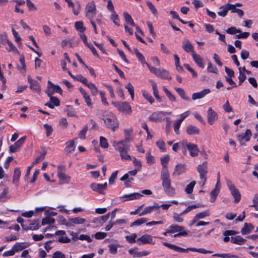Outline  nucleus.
Instances as JSON below:
<instances>
[{"mask_svg":"<svg viewBox=\"0 0 258 258\" xmlns=\"http://www.w3.org/2000/svg\"><path fill=\"white\" fill-rule=\"evenodd\" d=\"M128 139H125L119 142L114 141L113 143V146L115 149L118 151L121 158L124 160H131V157L127 154L130 150V145L127 144Z\"/></svg>","mask_w":258,"mask_h":258,"instance_id":"nucleus-1","label":"nucleus"},{"mask_svg":"<svg viewBox=\"0 0 258 258\" xmlns=\"http://www.w3.org/2000/svg\"><path fill=\"white\" fill-rule=\"evenodd\" d=\"M161 179L162 180V185L165 192L169 196H173L175 194V188L171 186V181L170 179L169 172L166 170L161 172Z\"/></svg>","mask_w":258,"mask_h":258,"instance_id":"nucleus-2","label":"nucleus"},{"mask_svg":"<svg viewBox=\"0 0 258 258\" xmlns=\"http://www.w3.org/2000/svg\"><path fill=\"white\" fill-rule=\"evenodd\" d=\"M197 170L200 174V179L201 180V181L200 182V184H201V186H203L207 180L206 174L208 172L207 162L205 161L199 165L198 166Z\"/></svg>","mask_w":258,"mask_h":258,"instance_id":"nucleus-3","label":"nucleus"},{"mask_svg":"<svg viewBox=\"0 0 258 258\" xmlns=\"http://www.w3.org/2000/svg\"><path fill=\"white\" fill-rule=\"evenodd\" d=\"M227 186L230 191L231 195L234 199V202L235 203H238L241 199V195L238 189L235 187L234 184L230 180L227 181Z\"/></svg>","mask_w":258,"mask_h":258,"instance_id":"nucleus-4","label":"nucleus"},{"mask_svg":"<svg viewBox=\"0 0 258 258\" xmlns=\"http://www.w3.org/2000/svg\"><path fill=\"white\" fill-rule=\"evenodd\" d=\"M106 125L114 131L118 127V123L116 117L113 114H110L108 117L103 119Z\"/></svg>","mask_w":258,"mask_h":258,"instance_id":"nucleus-5","label":"nucleus"},{"mask_svg":"<svg viewBox=\"0 0 258 258\" xmlns=\"http://www.w3.org/2000/svg\"><path fill=\"white\" fill-rule=\"evenodd\" d=\"M114 105L117 108L118 110L124 114H128L132 112L130 105L126 102H114Z\"/></svg>","mask_w":258,"mask_h":258,"instance_id":"nucleus-6","label":"nucleus"},{"mask_svg":"<svg viewBox=\"0 0 258 258\" xmlns=\"http://www.w3.org/2000/svg\"><path fill=\"white\" fill-rule=\"evenodd\" d=\"M85 13L86 17L90 20L93 19L96 15V6L93 1L87 4L85 8Z\"/></svg>","mask_w":258,"mask_h":258,"instance_id":"nucleus-7","label":"nucleus"},{"mask_svg":"<svg viewBox=\"0 0 258 258\" xmlns=\"http://www.w3.org/2000/svg\"><path fill=\"white\" fill-rule=\"evenodd\" d=\"M107 186L106 182L104 184L93 183L90 185V187L95 191H97L100 194H104L103 190L106 189Z\"/></svg>","mask_w":258,"mask_h":258,"instance_id":"nucleus-8","label":"nucleus"},{"mask_svg":"<svg viewBox=\"0 0 258 258\" xmlns=\"http://www.w3.org/2000/svg\"><path fill=\"white\" fill-rule=\"evenodd\" d=\"M26 139V136H24L19 139L14 145L10 147V151L11 153H15L20 150L21 146L24 143Z\"/></svg>","mask_w":258,"mask_h":258,"instance_id":"nucleus-9","label":"nucleus"},{"mask_svg":"<svg viewBox=\"0 0 258 258\" xmlns=\"http://www.w3.org/2000/svg\"><path fill=\"white\" fill-rule=\"evenodd\" d=\"M166 115L164 111H157L153 113L149 117V119L153 121H161L164 119V116Z\"/></svg>","mask_w":258,"mask_h":258,"instance_id":"nucleus-10","label":"nucleus"},{"mask_svg":"<svg viewBox=\"0 0 258 258\" xmlns=\"http://www.w3.org/2000/svg\"><path fill=\"white\" fill-rule=\"evenodd\" d=\"M186 146L191 157H196L198 155L199 149L198 146L192 143H186Z\"/></svg>","mask_w":258,"mask_h":258,"instance_id":"nucleus-11","label":"nucleus"},{"mask_svg":"<svg viewBox=\"0 0 258 258\" xmlns=\"http://www.w3.org/2000/svg\"><path fill=\"white\" fill-rule=\"evenodd\" d=\"M182 48L187 53H191V55L195 53L192 44L188 39H185L182 42Z\"/></svg>","mask_w":258,"mask_h":258,"instance_id":"nucleus-12","label":"nucleus"},{"mask_svg":"<svg viewBox=\"0 0 258 258\" xmlns=\"http://www.w3.org/2000/svg\"><path fill=\"white\" fill-rule=\"evenodd\" d=\"M207 120L209 124H212L217 120L218 116L216 112L211 107H209L207 112Z\"/></svg>","mask_w":258,"mask_h":258,"instance_id":"nucleus-13","label":"nucleus"},{"mask_svg":"<svg viewBox=\"0 0 258 258\" xmlns=\"http://www.w3.org/2000/svg\"><path fill=\"white\" fill-rule=\"evenodd\" d=\"M220 183V173L219 172L218 173V178H217V182L216 183V185L215 186V187L214 189H213L211 193H210V196L211 198V202H214L217 196L218 195L220 189L218 188V185Z\"/></svg>","mask_w":258,"mask_h":258,"instance_id":"nucleus-14","label":"nucleus"},{"mask_svg":"<svg viewBox=\"0 0 258 258\" xmlns=\"http://www.w3.org/2000/svg\"><path fill=\"white\" fill-rule=\"evenodd\" d=\"M28 81L30 84V88L36 92L40 91L39 83L36 80L32 79L30 76L28 77Z\"/></svg>","mask_w":258,"mask_h":258,"instance_id":"nucleus-15","label":"nucleus"},{"mask_svg":"<svg viewBox=\"0 0 258 258\" xmlns=\"http://www.w3.org/2000/svg\"><path fill=\"white\" fill-rule=\"evenodd\" d=\"M162 243L164 246H167V247L170 249H173L176 251H178L180 252H187L189 251L188 248H183L166 242H164Z\"/></svg>","mask_w":258,"mask_h":258,"instance_id":"nucleus-16","label":"nucleus"},{"mask_svg":"<svg viewBox=\"0 0 258 258\" xmlns=\"http://www.w3.org/2000/svg\"><path fill=\"white\" fill-rule=\"evenodd\" d=\"M152 241V237L148 234H145L139 237L137 240V242L141 245V244L151 243Z\"/></svg>","mask_w":258,"mask_h":258,"instance_id":"nucleus-17","label":"nucleus"},{"mask_svg":"<svg viewBox=\"0 0 258 258\" xmlns=\"http://www.w3.org/2000/svg\"><path fill=\"white\" fill-rule=\"evenodd\" d=\"M211 91L209 89H205L200 92L194 93L192 95L191 98L192 100L201 99L205 97L207 94L210 93Z\"/></svg>","mask_w":258,"mask_h":258,"instance_id":"nucleus-18","label":"nucleus"},{"mask_svg":"<svg viewBox=\"0 0 258 258\" xmlns=\"http://www.w3.org/2000/svg\"><path fill=\"white\" fill-rule=\"evenodd\" d=\"M86 220L84 218L81 217H76L69 219L70 223H66V225L72 226L73 224H83Z\"/></svg>","mask_w":258,"mask_h":258,"instance_id":"nucleus-19","label":"nucleus"},{"mask_svg":"<svg viewBox=\"0 0 258 258\" xmlns=\"http://www.w3.org/2000/svg\"><path fill=\"white\" fill-rule=\"evenodd\" d=\"M64 167L63 166H59L58 167L57 175L58 178L61 180L66 181V182L69 181L70 177L67 176L64 173Z\"/></svg>","mask_w":258,"mask_h":258,"instance_id":"nucleus-20","label":"nucleus"},{"mask_svg":"<svg viewBox=\"0 0 258 258\" xmlns=\"http://www.w3.org/2000/svg\"><path fill=\"white\" fill-rule=\"evenodd\" d=\"M185 172V164L178 163L177 164L174 169L173 175H179Z\"/></svg>","mask_w":258,"mask_h":258,"instance_id":"nucleus-21","label":"nucleus"},{"mask_svg":"<svg viewBox=\"0 0 258 258\" xmlns=\"http://www.w3.org/2000/svg\"><path fill=\"white\" fill-rule=\"evenodd\" d=\"M149 81L152 85L154 96L159 102H161L162 101V99L158 94V91L156 83L152 80H150Z\"/></svg>","mask_w":258,"mask_h":258,"instance_id":"nucleus-22","label":"nucleus"},{"mask_svg":"<svg viewBox=\"0 0 258 258\" xmlns=\"http://www.w3.org/2000/svg\"><path fill=\"white\" fill-rule=\"evenodd\" d=\"M160 206L158 204L155 203L153 206H149L146 207L144 210L139 214V215L143 216L147 214L151 213L153 210L154 209H158L159 208Z\"/></svg>","mask_w":258,"mask_h":258,"instance_id":"nucleus-23","label":"nucleus"},{"mask_svg":"<svg viewBox=\"0 0 258 258\" xmlns=\"http://www.w3.org/2000/svg\"><path fill=\"white\" fill-rule=\"evenodd\" d=\"M131 254L133 255L134 257H141L148 255L149 252L146 251H138L136 248H132L128 250Z\"/></svg>","mask_w":258,"mask_h":258,"instance_id":"nucleus-24","label":"nucleus"},{"mask_svg":"<svg viewBox=\"0 0 258 258\" xmlns=\"http://www.w3.org/2000/svg\"><path fill=\"white\" fill-rule=\"evenodd\" d=\"M66 2L68 4V6L69 7H72L73 8V12L75 15L77 16L79 14V11L81 9V4L79 2H76V7L77 9L74 8V4L71 0H67Z\"/></svg>","mask_w":258,"mask_h":258,"instance_id":"nucleus-25","label":"nucleus"},{"mask_svg":"<svg viewBox=\"0 0 258 258\" xmlns=\"http://www.w3.org/2000/svg\"><path fill=\"white\" fill-rule=\"evenodd\" d=\"M156 76L163 79L169 80L171 79V77L168 72L164 69L161 70L159 69L158 71V75H156Z\"/></svg>","mask_w":258,"mask_h":258,"instance_id":"nucleus-26","label":"nucleus"},{"mask_svg":"<svg viewBox=\"0 0 258 258\" xmlns=\"http://www.w3.org/2000/svg\"><path fill=\"white\" fill-rule=\"evenodd\" d=\"M253 228V226L251 223H245L241 230V233L242 235L248 234L251 232Z\"/></svg>","mask_w":258,"mask_h":258,"instance_id":"nucleus-27","label":"nucleus"},{"mask_svg":"<svg viewBox=\"0 0 258 258\" xmlns=\"http://www.w3.org/2000/svg\"><path fill=\"white\" fill-rule=\"evenodd\" d=\"M186 131L189 135H198L200 133L199 130L196 126L191 124L187 126Z\"/></svg>","mask_w":258,"mask_h":258,"instance_id":"nucleus-28","label":"nucleus"},{"mask_svg":"<svg viewBox=\"0 0 258 258\" xmlns=\"http://www.w3.org/2000/svg\"><path fill=\"white\" fill-rule=\"evenodd\" d=\"M80 93L83 96V98H84L85 102L87 104V105L89 107L92 106V103H91V100L89 97V96L88 95L87 92L81 87L79 88V89Z\"/></svg>","mask_w":258,"mask_h":258,"instance_id":"nucleus-29","label":"nucleus"},{"mask_svg":"<svg viewBox=\"0 0 258 258\" xmlns=\"http://www.w3.org/2000/svg\"><path fill=\"white\" fill-rule=\"evenodd\" d=\"M193 59L197 63V64L200 68H203L204 65L203 63V59L199 54H197L196 52L192 55Z\"/></svg>","mask_w":258,"mask_h":258,"instance_id":"nucleus-30","label":"nucleus"},{"mask_svg":"<svg viewBox=\"0 0 258 258\" xmlns=\"http://www.w3.org/2000/svg\"><path fill=\"white\" fill-rule=\"evenodd\" d=\"M184 229V227L183 226L172 224L169 227V229L168 230V232L169 233H173L175 232L183 231Z\"/></svg>","mask_w":258,"mask_h":258,"instance_id":"nucleus-31","label":"nucleus"},{"mask_svg":"<svg viewBox=\"0 0 258 258\" xmlns=\"http://www.w3.org/2000/svg\"><path fill=\"white\" fill-rule=\"evenodd\" d=\"M160 161L161 163L163 166L161 172L164 171V170H166L167 172H169L166 164L169 161V156L168 155H166V156L162 157L160 159Z\"/></svg>","mask_w":258,"mask_h":258,"instance_id":"nucleus-32","label":"nucleus"},{"mask_svg":"<svg viewBox=\"0 0 258 258\" xmlns=\"http://www.w3.org/2000/svg\"><path fill=\"white\" fill-rule=\"evenodd\" d=\"M21 176V171L19 168H16L14 170L13 183L18 185L19 179Z\"/></svg>","mask_w":258,"mask_h":258,"instance_id":"nucleus-33","label":"nucleus"},{"mask_svg":"<svg viewBox=\"0 0 258 258\" xmlns=\"http://www.w3.org/2000/svg\"><path fill=\"white\" fill-rule=\"evenodd\" d=\"M142 196H143V195L140 193L135 192V193L131 194L129 195H124L122 198H126L127 199L126 200V201H127V200H135V199H139Z\"/></svg>","mask_w":258,"mask_h":258,"instance_id":"nucleus-34","label":"nucleus"},{"mask_svg":"<svg viewBox=\"0 0 258 258\" xmlns=\"http://www.w3.org/2000/svg\"><path fill=\"white\" fill-rule=\"evenodd\" d=\"M120 180L121 181H124V184L126 187L130 186V184L132 183V182L134 181V178L133 177H129L128 174H125L122 176Z\"/></svg>","mask_w":258,"mask_h":258,"instance_id":"nucleus-35","label":"nucleus"},{"mask_svg":"<svg viewBox=\"0 0 258 258\" xmlns=\"http://www.w3.org/2000/svg\"><path fill=\"white\" fill-rule=\"evenodd\" d=\"M66 145V151L67 153H70L75 150V145L74 140L67 142Z\"/></svg>","mask_w":258,"mask_h":258,"instance_id":"nucleus-36","label":"nucleus"},{"mask_svg":"<svg viewBox=\"0 0 258 258\" xmlns=\"http://www.w3.org/2000/svg\"><path fill=\"white\" fill-rule=\"evenodd\" d=\"M175 90L177 92L180 97L184 100L189 101V98L186 96L184 90L181 88H175Z\"/></svg>","mask_w":258,"mask_h":258,"instance_id":"nucleus-37","label":"nucleus"},{"mask_svg":"<svg viewBox=\"0 0 258 258\" xmlns=\"http://www.w3.org/2000/svg\"><path fill=\"white\" fill-rule=\"evenodd\" d=\"M246 240L243 239L241 236H236L235 237H231V242L232 243H235L239 245H241Z\"/></svg>","mask_w":258,"mask_h":258,"instance_id":"nucleus-38","label":"nucleus"},{"mask_svg":"<svg viewBox=\"0 0 258 258\" xmlns=\"http://www.w3.org/2000/svg\"><path fill=\"white\" fill-rule=\"evenodd\" d=\"M28 245L27 244H25L24 243H19L17 242L13 246V248L15 251V252H18L19 251L22 250L25 248L27 247Z\"/></svg>","mask_w":258,"mask_h":258,"instance_id":"nucleus-39","label":"nucleus"},{"mask_svg":"<svg viewBox=\"0 0 258 258\" xmlns=\"http://www.w3.org/2000/svg\"><path fill=\"white\" fill-rule=\"evenodd\" d=\"M123 15L124 20L127 23L129 24L130 25L132 26H135V24L134 22L133 19L128 13L124 12Z\"/></svg>","mask_w":258,"mask_h":258,"instance_id":"nucleus-40","label":"nucleus"},{"mask_svg":"<svg viewBox=\"0 0 258 258\" xmlns=\"http://www.w3.org/2000/svg\"><path fill=\"white\" fill-rule=\"evenodd\" d=\"M86 86L90 89L92 95L95 96L97 94L98 90L94 84L91 82L87 83Z\"/></svg>","mask_w":258,"mask_h":258,"instance_id":"nucleus-41","label":"nucleus"},{"mask_svg":"<svg viewBox=\"0 0 258 258\" xmlns=\"http://www.w3.org/2000/svg\"><path fill=\"white\" fill-rule=\"evenodd\" d=\"M48 84H49V87H51L54 92H57L60 94H62V90L59 86L53 84L50 81H48Z\"/></svg>","mask_w":258,"mask_h":258,"instance_id":"nucleus-42","label":"nucleus"},{"mask_svg":"<svg viewBox=\"0 0 258 258\" xmlns=\"http://www.w3.org/2000/svg\"><path fill=\"white\" fill-rule=\"evenodd\" d=\"M196 181L195 180L190 182L188 184H187L185 187V191L187 194H190L193 191L194 187L196 184Z\"/></svg>","mask_w":258,"mask_h":258,"instance_id":"nucleus-43","label":"nucleus"},{"mask_svg":"<svg viewBox=\"0 0 258 258\" xmlns=\"http://www.w3.org/2000/svg\"><path fill=\"white\" fill-rule=\"evenodd\" d=\"M142 94L145 99L149 101L151 104L154 102V99L151 95L146 91H142Z\"/></svg>","mask_w":258,"mask_h":258,"instance_id":"nucleus-44","label":"nucleus"},{"mask_svg":"<svg viewBox=\"0 0 258 258\" xmlns=\"http://www.w3.org/2000/svg\"><path fill=\"white\" fill-rule=\"evenodd\" d=\"M163 90L164 91V92L165 93L168 98L171 101L175 102L176 101V98H175V96L165 87H163Z\"/></svg>","mask_w":258,"mask_h":258,"instance_id":"nucleus-45","label":"nucleus"},{"mask_svg":"<svg viewBox=\"0 0 258 258\" xmlns=\"http://www.w3.org/2000/svg\"><path fill=\"white\" fill-rule=\"evenodd\" d=\"M147 221V220L145 218H141L140 219H138L137 220H136V221L131 223V227L141 225L142 224L146 223Z\"/></svg>","mask_w":258,"mask_h":258,"instance_id":"nucleus-46","label":"nucleus"},{"mask_svg":"<svg viewBox=\"0 0 258 258\" xmlns=\"http://www.w3.org/2000/svg\"><path fill=\"white\" fill-rule=\"evenodd\" d=\"M219 9L220 10H221V11H219L217 13L218 15L222 17H225L228 13V11L226 7V5H225L220 7Z\"/></svg>","mask_w":258,"mask_h":258,"instance_id":"nucleus-47","label":"nucleus"},{"mask_svg":"<svg viewBox=\"0 0 258 258\" xmlns=\"http://www.w3.org/2000/svg\"><path fill=\"white\" fill-rule=\"evenodd\" d=\"M6 42H7V43L9 46V48H6L8 51H12L13 52L16 53H19V51L17 50L16 47L13 45L12 42L9 41L8 39H7V40H6Z\"/></svg>","mask_w":258,"mask_h":258,"instance_id":"nucleus-48","label":"nucleus"},{"mask_svg":"<svg viewBox=\"0 0 258 258\" xmlns=\"http://www.w3.org/2000/svg\"><path fill=\"white\" fill-rule=\"evenodd\" d=\"M75 26L77 30L80 31L81 32H83L86 28L83 26V23L82 21H77L75 23Z\"/></svg>","mask_w":258,"mask_h":258,"instance_id":"nucleus-49","label":"nucleus"},{"mask_svg":"<svg viewBox=\"0 0 258 258\" xmlns=\"http://www.w3.org/2000/svg\"><path fill=\"white\" fill-rule=\"evenodd\" d=\"M20 62L21 64V67L18 66L17 69L19 71H21L22 70H24L25 72L26 71V64L25 63V57L24 55H22L20 58Z\"/></svg>","mask_w":258,"mask_h":258,"instance_id":"nucleus-50","label":"nucleus"},{"mask_svg":"<svg viewBox=\"0 0 258 258\" xmlns=\"http://www.w3.org/2000/svg\"><path fill=\"white\" fill-rule=\"evenodd\" d=\"M226 32L229 34H234L237 33H240L241 30L239 29H236L235 27H231L226 30Z\"/></svg>","mask_w":258,"mask_h":258,"instance_id":"nucleus-51","label":"nucleus"},{"mask_svg":"<svg viewBox=\"0 0 258 258\" xmlns=\"http://www.w3.org/2000/svg\"><path fill=\"white\" fill-rule=\"evenodd\" d=\"M55 222L54 219L49 217H46L45 218H44L42 220V225H44L48 224H53Z\"/></svg>","mask_w":258,"mask_h":258,"instance_id":"nucleus-52","label":"nucleus"},{"mask_svg":"<svg viewBox=\"0 0 258 258\" xmlns=\"http://www.w3.org/2000/svg\"><path fill=\"white\" fill-rule=\"evenodd\" d=\"M125 89H126L130 94L131 95L132 99L133 100L134 97V87L133 85L130 83H128L125 86Z\"/></svg>","mask_w":258,"mask_h":258,"instance_id":"nucleus-53","label":"nucleus"},{"mask_svg":"<svg viewBox=\"0 0 258 258\" xmlns=\"http://www.w3.org/2000/svg\"><path fill=\"white\" fill-rule=\"evenodd\" d=\"M110 214V213H108L105 215L97 218L96 220H98V223H99L100 224L103 223L109 219Z\"/></svg>","mask_w":258,"mask_h":258,"instance_id":"nucleus-54","label":"nucleus"},{"mask_svg":"<svg viewBox=\"0 0 258 258\" xmlns=\"http://www.w3.org/2000/svg\"><path fill=\"white\" fill-rule=\"evenodd\" d=\"M111 19L113 21L115 25L117 26H119V17L116 14L115 12H113V13H112L111 15Z\"/></svg>","mask_w":258,"mask_h":258,"instance_id":"nucleus-55","label":"nucleus"},{"mask_svg":"<svg viewBox=\"0 0 258 258\" xmlns=\"http://www.w3.org/2000/svg\"><path fill=\"white\" fill-rule=\"evenodd\" d=\"M100 145L103 148H107L108 147V144L107 139L103 137H100Z\"/></svg>","mask_w":258,"mask_h":258,"instance_id":"nucleus-56","label":"nucleus"},{"mask_svg":"<svg viewBox=\"0 0 258 258\" xmlns=\"http://www.w3.org/2000/svg\"><path fill=\"white\" fill-rule=\"evenodd\" d=\"M8 192H9L8 188L5 187L3 191L0 195V202H3L6 201V199L7 198V195L8 194Z\"/></svg>","mask_w":258,"mask_h":258,"instance_id":"nucleus-57","label":"nucleus"},{"mask_svg":"<svg viewBox=\"0 0 258 258\" xmlns=\"http://www.w3.org/2000/svg\"><path fill=\"white\" fill-rule=\"evenodd\" d=\"M156 144L162 152H165L166 151L165 145L163 140H159Z\"/></svg>","mask_w":258,"mask_h":258,"instance_id":"nucleus-58","label":"nucleus"},{"mask_svg":"<svg viewBox=\"0 0 258 258\" xmlns=\"http://www.w3.org/2000/svg\"><path fill=\"white\" fill-rule=\"evenodd\" d=\"M212 256H218L222 258H231L236 257L235 255H231L228 253H215L213 254Z\"/></svg>","mask_w":258,"mask_h":258,"instance_id":"nucleus-59","label":"nucleus"},{"mask_svg":"<svg viewBox=\"0 0 258 258\" xmlns=\"http://www.w3.org/2000/svg\"><path fill=\"white\" fill-rule=\"evenodd\" d=\"M137 236V234L136 233H134L131 235L126 236L125 239L129 243H133L136 242L135 239L136 238Z\"/></svg>","mask_w":258,"mask_h":258,"instance_id":"nucleus-60","label":"nucleus"},{"mask_svg":"<svg viewBox=\"0 0 258 258\" xmlns=\"http://www.w3.org/2000/svg\"><path fill=\"white\" fill-rule=\"evenodd\" d=\"M146 159L147 162L149 164H153L155 162L154 157L153 156L151 155L150 152H148L146 153Z\"/></svg>","mask_w":258,"mask_h":258,"instance_id":"nucleus-61","label":"nucleus"},{"mask_svg":"<svg viewBox=\"0 0 258 258\" xmlns=\"http://www.w3.org/2000/svg\"><path fill=\"white\" fill-rule=\"evenodd\" d=\"M146 4L148 6V8L150 9V10H151V11L152 12V13L154 15H156L157 12L153 4L150 1H147Z\"/></svg>","mask_w":258,"mask_h":258,"instance_id":"nucleus-62","label":"nucleus"},{"mask_svg":"<svg viewBox=\"0 0 258 258\" xmlns=\"http://www.w3.org/2000/svg\"><path fill=\"white\" fill-rule=\"evenodd\" d=\"M26 4L29 11H33L36 10V6L30 0H26Z\"/></svg>","mask_w":258,"mask_h":258,"instance_id":"nucleus-63","label":"nucleus"},{"mask_svg":"<svg viewBox=\"0 0 258 258\" xmlns=\"http://www.w3.org/2000/svg\"><path fill=\"white\" fill-rule=\"evenodd\" d=\"M52 258H66V256L61 251H56L53 253Z\"/></svg>","mask_w":258,"mask_h":258,"instance_id":"nucleus-64","label":"nucleus"}]
</instances>
